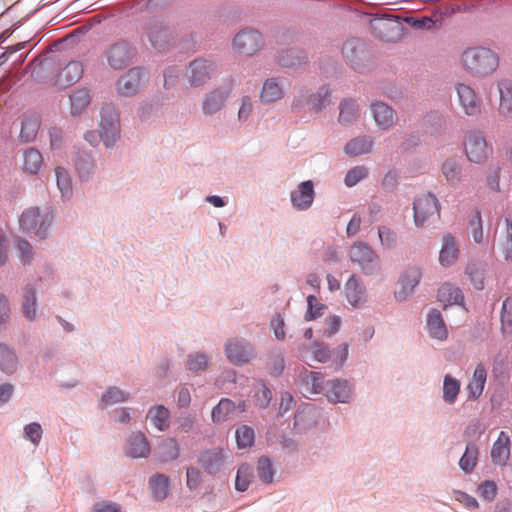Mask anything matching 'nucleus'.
<instances>
[{
    "mask_svg": "<svg viewBox=\"0 0 512 512\" xmlns=\"http://www.w3.org/2000/svg\"><path fill=\"white\" fill-rule=\"evenodd\" d=\"M253 112V103L250 97L244 96L241 98L240 107L238 111V120L245 122Z\"/></svg>",
    "mask_w": 512,
    "mask_h": 512,
    "instance_id": "60",
    "label": "nucleus"
},
{
    "mask_svg": "<svg viewBox=\"0 0 512 512\" xmlns=\"http://www.w3.org/2000/svg\"><path fill=\"white\" fill-rule=\"evenodd\" d=\"M253 478V470L251 466L243 464L237 471L235 487L238 491L244 492L248 489Z\"/></svg>",
    "mask_w": 512,
    "mask_h": 512,
    "instance_id": "49",
    "label": "nucleus"
},
{
    "mask_svg": "<svg viewBox=\"0 0 512 512\" xmlns=\"http://www.w3.org/2000/svg\"><path fill=\"white\" fill-rule=\"evenodd\" d=\"M308 311L305 319L310 321L316 319L322 315V310L325 308L324 305L320 304L314 295L307 297Z\"/></svg>",
    "mask_w": 512,
    "mask_h": 512,
    "instance_id": "58",
    "label": "nucleus"
},
{
    "mask_svg": "<svg viewBox=\"0 0 512 512\" xmlns=\"http://www.w3.org/2000/svg\"><path fill=\"white\" fill-rule=\"evenodd\" d=\"M262 45V35L256 30L240 31L233 40L234 49L243 55H253Z\"/></svg>",
    "mask_w": 512,
    "mask_h": 512,
    "instance_id": "8",
    "label": "nucleus"
},
{
    "mask_svg": "<svg viewBox=\"0 0 512 512\" xmlns=\"http://www.w3.org/2000/svg\"><path fill=\"white\" fill-rule=\"evenodd\" d=\"M257 474L259 479L264 483H271L274 478L275 471L271 461L266 457H261L257 464Z\"/></svg>",
    "mask_w": 512,
    "mask_h": 512,
    "instance_id": "50",
    "label": "nucleus"
},
{
    "mask_svg": "<svg viewBox=\"0 0 512 512\" xmlns=\"http://www.w3.org/2000/svg\"><path fill=\"white\" fill-rule=\"evenodd\" d=\"M460 381L451 375H446L443 382V399L446 403L453 404L460 391Z\"/></svg>",
    "mask_w": 512,
    "mask_h": 512,
    "instance_id": "44",
    "label": "nucleus"
},
{
    "mask_svg": "<svg viewBox=\"0 0 512 512\" xmlns=\"http://www.w3.org/2000/svg\"><path fill=\"white\" fill-rule=\"evenodd\" d=\"M39 123L36 119H27L22 122L20 137L29 142L36 137Z\"/></svg>",
    "mask_w": 512,
    "mask_h": 512,
    "instance_id": "56",
    "label": "nucleus"
},
{
    "mask_svg": "<svg viewBox=\"0 0 512 512\" xmlns=\"http://www.w3.org/2000/svg\"><path fill=\"white\" fill-rule=\"evenodd\" d=\"M351 261L358 265L365 273H372L378 266V256L366 243L358 242L349 250Z\"/></svg>",
    "mask_w": 512,
    "mask_h": 512,
    "instance_id": "7",
    "label": "nucleus"
},
{
    "mask_svg": "<svg viewBox=\"0 0 512 512\" xmlns=\"http://www.w3.org/2000/svg\"><path fill=\"white\" fill-rule=\"evenodd\" d=\"M477 459L478 448L476 444L469 443L466 446L465 453L463 454L459 461V466L465 473H471L477 464Z\"/></svg>",
    "mask_w": 512,
    "mask_h": 512,
    "instance_id": "42",
    "label": "nucleus"
},
{
    "mask_svg": "<svg viewBox=\"0 0 512 512\" xmlns=\"http://www.w3.org/2000/svg\"><path fill=\"white\" fill-rule=\"evenodd\" d=\"M57 186L63 196H68L72 192L71 178L63 167H56L55 169Z\"/></svg>",
    "mask_w": 512,
    "mask_h": 512,
    "instance_id": "51",
    "label": "nucleus"
},
{
    "mask_svg": "<svg viewBox=\"0 0 512 512\" xmlns=\"http://www.w3.org/2000/svg\"><path fill=\"white\" fill-rule=\"evenodd\" d=\"M427 329L432 338L445 340L448 332L440 311L433 309L428 314Z\"/></svg>",
    "mask_w": 512,
    "mask_h": 512,
    "instance_id": "26",
    "label": "nucleus"
},
{
    "mask_svg": "<svg viewBox=\"0 0 512 512\" xmlns=\"http://www.w3.org/2000/svg\"><path fill=\"white\" fill-rule=\"evenodd\" d=\"M306 60L305 54L296 49L289 48L287 49L280 57L279 63L285 67H296L304 63Z\"/></svg>",
    "mask_w": 512,
    "mask_h": 512,
    "instance_id": "46",
    "label": "nucleus"
},
{
    "mask_svg": "<svg viewBox=\"0 0 512 512\" xmlns=\"http://www.w3.org/2000/svg\"><path fill=\"white\" fill-rule=\"evenodd\" d=\"M345 297L353 307L360 306L366 300L365 288L355 275H352L345 284Z\"/></svg>",
    "mask_w": 512,
    "mask_h": 512,
    "instance_id": "22",
    "label": "nucleus"
},
{
    "mask_svg": "<svg viewBox=\"0 0 512 512\" xmlns=\"http://www.w3.org/2000/svg\"><path fill=\"white\" fill-rule=\"evenodd\" d=\"M491 457L495 464L505 465L510 457V437L504 431L500 432L493 444Z\"/></svg>",
    "mask_w": 512,
    "mask_h": 512,
    "instance_id": "20",
    "label": "nucleus"
},
{
    "mask_svg": "<svg viewBox=\"0 0 512 512\" xmlns=\"http://www.w3.org/2000/svg\"><path fill=\"white\" fill-rule=\"evenodd\" d=\"M147 79L145 70L139 67L131 68L117 80L115 88L121 96H133L144 86Z\"/></svg>",
    "mask_w": 512,
    "mask_h": 512,
    "instance_id": "5",
    "label": "nucleus"
},
{
    "mask_svg": "<svg viewBox=\"0 0 512 512\" xmlns=\"http://www.w3.org/2000/svg\"><path fill=\"white\" fill-rule=\"evenodd\" d=\"M83 71L80 61H70L58 74V85L66 87L77 82L82 77Z\"/></svg>",
    "mask_w": 512,
    "mask_h": 512,
    "instance_id": "23",
    "label": "nucleus"
},
{
    "mask_svg": "<svg viewBox=\"0 0 512 512\" xmlns=\"http://www.w3.org/2000/svg\"><path fill=\"white\" fill-rule=\"evenodd\" d=\"M283 96V89L275 79H268L264 82L260 99L263 102L270 103L281 99Z\"/></svg>",
    "mask_w": 512,
    "mask_h": 512,
    "instance_id": "35",
    "label": "nucleus"
},
{
    "mask_svg": "<svg viewBox=\"0 0 512 512\" xmlns=\"http://www.w3.org/2000/svg\"><path fill=\"white\" fill-rule=\"evenodd\" d=\"M487 380V371L483 364H478L470 379L467 389L473 399H478L483 393Z\"/></svg>",
    "mask_w": 512,
    "mask_h": 512,
    "instance_id": "27",
    "label": "nucleus"
},
{
    "mask_svg": "<svg viewBox=\"0 0 512 512\" xmlns=\"http://www.w3.org/2000/svg\"><path fill=\"white\" fill-rule=\"evenodd\" d=\"M456 92L459 104L466 115L474 116L480 113V102L472 87L464 83H458L456 85Z\"/></svg>",
    "mask_w": 512,
    "mask_h": 512,
    "instance_id": "13",
    "label": "nucleus"
},
{
    "mask_svg": "<svg viewBox=\"0 0 512 512\" xmlns=\"http://www.w3.org/2000/svg\"><path fill=\"white\" fill-rule=\"evenodd\" d=\"M225 353L234 364L246 363L255 356L252 347L246 341L239 339L228 341Z\"/></svg>",
    "mask_w": 512,
    "mask_h": 512,
    "instance_id": "14",
    "label": "nucleus"
},
{
    "mask_svg": "<svg viewBox=\"0 0 512 512\" xmlns=\"http://www.w3.org/2000/svg\"><path fill=\"white\" fill-rule=\"evenodd\" d=\"M460 249L457 239L447 233L442 237V246L439 252V262L443 267H450L458 260Z\"/></svg>",
    "mask_w": 512,
    "mask_h": 512,
    "instance_id": "16",
    "label": "nucleus"
},
{
    "mask_svg": "<svg viewBox=\"0 0 512 512\" xmlns=\"http://www.w3.org/2000/svg\"><path fill=\"white\" fill-rule=\"evenodd\" d=\"M441 171L447 182L452 186L458 185L462 180V167L455 159L445 160Z\"/></svg>",
    "mask_w": 512,
    "mask_h": 512,
    "instance_id": "34",
    "label": "nucleus"
},
{
    "mask_svg": "<svg viewBox=\"0 0 512 512\" xmlns=\"http://www.w3.org/2000/svg\"><path fill=\"white\" fill-rule=\"evenodd\" d=\"M106 57L111 68L120 70L132 62L134 51L127 42H117L108 49Z\"/></svg>",
    "mask_w": 512,
    "mask_h": 512,
    "instance_id": "9",
    "label": "nucleus"
},
{
    "mask_svg": "<svg viewBox=\"0 0 512 512\" xmlns=\"http://www.w3.org/2000/svg\"><path fill=\"white\" fill-rule=\"evenodd\" d=\"M462 63L471 75L485 77L497 70L499 57L489 48L470 47L463 52Z\"/></svg>",
    "mask_w": 512,
    "mask_h": 512,
    "instance_id": "1",
    "label": "nucleus"
},
{
    "mask_svg": "<svg viewBox=\"0 0 512 512\" xmlns=\"http://www.w3.org/2000/svg\"><path fill=\"white\" fill-rule=\"evenodd\" d=\"M129 394L116 388H109L102 396V402L104 405H111L128 400Z\"/></svg>",
    "mask_w": 512,
    "mask_h": 512,
    "instance_id": "53",
    "label": "nucleus"
},
{
    "mask_svg": "<svg viewBox=\"0 0 512 512\" xmlns=\"http://www.w3.org/2000/svg\"><path fill=\"white\" fill-rule=\"evenodd\" d=\"M468 234L476 244H482L485 240V234L483 229V223L481 218V212L476 209L469 216Z\"/></svg>",
    "mask_w": 512,
    "mask_h": 512,
    "instance_id": "31",
    "label": "nucleus"
},
{
    "mask_svg": "<svg viewBox=\"0 0 512 512\" xmlns=\"http://www.w3.org/2000/svg\"><path fill=\"white\" fill-rule=\"evenodd\" d=\"M179 445L175 439H165L158 448V456L162 462L173 461L179 456Z\"/></svg>",
    "mask_w": 512,
    "mask_h": 512,
    "instance_id": "41",
    "label": "nucleus"
},
{
    "mask_svg": "<svg viewBox=\"0 0 512 512\" xmlns=\"http://www.w3.org/2000/svg\"><path fill=\"white\" fill-rule=\"evenodd\" d=\"M216 72V65L213 61L198 58L192 61L184 77L191 86L198 87L207 83Z\"/></svg>",
    "mask_w": 512,
    "mask_h": 512,
    "instance_id": "4",
    "label": "nucleus"
},
{
    "mask_svg": "<svg viewBox=\"0 0 512 512\" xmlns=\"http://www.w3.org/2000/svg\"><path fill=\"white\" fill-rule=\"evenodd\" d=\"M208 365V357L204 354L191 355L188 360V368L192 371L203 370Z\"/></svg>",
    "mask_w": 512,
    "mask_h": 512,
    "instance_id": "61",
    "label": "nucleus"
},
{
    "mask_svg": "<svg viewBox=\"0 0 512 512\" xmlns=\"http://www.w3.org/2000/svg\"><path fill=\"white\" fill-rule=\"evenodd\" d=\"M368 174V170L364 166H355L351 168L345 176V184L348 187H352L364 179Z\"/></svg>",
    "mask_w": 512,
    "mask_h": 512,
    "instance_id": "55",
    "label": "nucleus"
},
{
    "mask_svg": "<svg viewBox=\"0 0 512 512\" xmlns=\"http://www.w3.org/2000/svg\"><path fill=\"white\" fill-rule=\"evenodd\" d=\"M329 102V93L326 89L321 90V92L310 99V105L312 109L316 111L321 110L323 107L329 104Z\"/></svg>",
    "mask_w": 512,
    "mask_h": 512,
    "instance_id": "63",
    "label": "nucleus"
},
{
    "mask_svg": "<svg viewBox=\"0 0 512 512\" xmlns=\"http://www.w3.org/2000/svg\"><path fill=\"white\" fill-rule=\"evenodd\" d=\"M374 141L370 136H360L350 140L344 148L349 156H359L371 152Z\"/></svg>",
    "mask_w": 512,
    "mask_h": 512,
    "instance_id": "28",
    "label": "nucleus"
},
{
    "mask_svg": "<svg viewBox=\"0 0 512 512\" xmlns=\"http://www.w3.org/2000/svg\"><path fill=\"white\" fill-rule=\"evenodd\" d=\"M341 52L355 70H360L361 60L364 55V44L362 41L356 38L347 40L344 42Z\"/></svg>",
    "mask_w": 512,
    "mask_h": 512,
    "instance_id": "19",
    "label": "nucleus"
},
{
    "mask_svg": "<svg viewBox=\"0 0 512 512\" xmlns=\"http://www.w3.org/2000/svg\"><path fill=\"white\" fill-rule=\"evenodd\" d=\"M235 410L233 401L227 398L220 400L218 405L212 410V420L215 423H221L228 419L229 415Z\"/></svg>",
    "mask_w": 512,
    "mask_h": 512,
    "instance_id": "43",
    "label": "nucleus"
},
{
    "mask_svg": "<svg viewBox=\"0 0 512 512\" xmlns=\"http://www.w3.org/2000/svg\"><path fill=\"white\" fill-rule=\"evenodd\" d=\"M18 367L16 354L5 345L0 344V369L8 374L14 373Z\"/></svg>",
    "mask_w": 512,
    "mask_h": 512,
    "instance_id": "39",
    "label": "nucleus"
},
{
    "mask_svg": "<svg viewBox=\"0 0 512 512\" xmlns=\"http://www.w3.org/2000/svg\"><path fill=\"white\" fill-rule=\"evenodd\" d=\"M25 437L33 444L38 445L42 438L43 430L40 424L30 423L24 428Z\"/></svg>",
    "mask_w": 512,
    "mask_h": 512,
    "instance_id": "59",
    "label": "nucleus"
},
{
    "mask_svg": "<svg viewBox=\"0 0 512 512\" xmlns=\"http://www.w3.org/2000/svg\"><path fill=\"white\" fill-rule=\"evenodd\" d=\"M127 454L133 458L147 457L150 454V445L143 433L136 432L130 436Z\"/></svg>",
    "mask_w": 512,
    "mask_h": 512,
    "instance_id": "24",
    "label": "nucleus"
},
{
    "mask_svg": "<svg viewBox=\"0 0 512 512\" xmlns=\"http://www.w3.org/2000/svg\"><path fill=\"white\" fill-rule=\"evenodd\" d=\"M235 437L239 448H247L252 446L254 443V431L246 425H243L236 430Z\"/></svg>",
    "mask_w": 512,
    "mask_h": 512,
    "instance_id": "52",
    "label": "nucleus"
},
{
    "mask_svg": "<svg viewBox=\"0 0 512 512\" xmlns=\"http://www.w3.org/2000/svg\"><path fill=\"white\" fill-rule=\"evenodd\" d=\"M467 158L474 163H483L488 158V147L485 138L478 132L467 135L465 143Z\"/></svg>",
    "mask_w": 512,
    "mask_h": 512,
    "instance_id": "10",
    "label": "nucleus"
},
{
    "mask_svg": "<svg viewBox=\"0 0 512 512\" xmlns=\"http://www.w3.org/2000/svg\"><path fill=\"white\" fill-rule=\"evenodd\" d=\"M225 456L221 450L215 449L206 452L202 457L204 469L210 474H214L221 469Z\"/></svg>",
    "mask_w": 512,
    "mask_h": 512,
    "instance_id": "38",
    "label": "nucleus"
},
{
    "mask_svg": "<svg viewBox=\"0 0 512 512\" xmlns=\"http://www.w3.org/2000/svg\"><path fill=\"white\" fill-rule=\"evenodd\" d=\"M119 123L114 116L102 117L100 122V136L106 147H111L119 137Z\"/></svg>",
    "mask_w": 512,
    "mask_h": 512,
    "instance_id": "25",
    "label": "nucleus"
},
{
    "mask_svg": "<svg viewBox=\"0 0 512 512\" xmlns=\"http://www.w3.org/2000/svg\"><path fill=\"white\" fill-rule=\"evenodd\" d=\"M479 495L486 500H493L497 493V486L493 481H485L478 488Z\"/></svg>",
    "mask_w": 512,
    "mask_h": 512,
    "instance_id": "62",
    "label": "nucleus"
},
{
    "mask_svg": "<svg viewBox=\"0 0 512 512\" xmlns=\"http://www.w3.org/2000/svg\"><path fill=\"white\" fill-rule=\"evenodd\" d=\"M169 410L163 405L150 408L147 419L160 431H165L169 427Z\"/></svg>",
    "mask_w": 512,
    "mask_h": 512,
    "instance_id": "33",
    "label": "nucleus"
},
{
    "mask_svg": "<svg viewBox=\"0 0 512 512\" xmlns=\"http://www.w3.org/2000/svg\"><path fill=\"white\" fill-rule=\"evenodd\" d=\"M437 297L445 307L453 304L462 305L464 300L461 290L450 283H445L439 288Z\"/></svg>",
    "mask_w": 512,
    "mask_h": 512,
    "instance_id": "30",
    "label": "nucleus"
},
{
    "mask_svg": "<svg viewBox=\"0 0 512 512\" xmlns=\"http://www.w3.org/2000/svg\"><path fill=\"white\" fill-rule=\"evenodd\" d=\"M471 283L476 289H483L484 287V274L483 270L476 264H468L465 270Z\"/></svg>",
    "mask_w": 512,
    "mask_h": 512,
    "instance_id": "54",
    "label": "nucleus"
},
{
    "mask_svg": "<svg viewBox=\"0 0 512 512\" xmlns=\"http://www.w3.org/2000/svg\"><path fill=\"white\" fill-rule=\"evenodd\" d=\"M378 237L381 244L387 248L395 246L397 241V234L387 226H381L378 229Z\"/></svg>",
    "mask_w": 512,
    "mask_h": 512,
    "instance_id": "57",
    "label": "nucleus"
},
{
    "mask_svg": "<svg viewBox=\"0 0 512 512\" xmlns=\"http://www.w3.org/2000/svg\"><path fill=\"white\" fill-rule=\"evenodd\" d=\"M420 277L421 273L416 268H411L405 271L400 279L401 289L395 292L396 299L400 301L406 299L418 285Z\"/></svg>",
    "mask_w": 512,
    "mask_h": 512,
    "instance_id": "21",
    "label": "nucleus"
},
{
    "mask_svg": "<svg viewBox=\"0 0 512 512\" xmlns=\"http://www.w3.org/2000/svg\"><path fill=\"white\" fill-rule=\"evenodd\" d=\"M359 116V109L355 101L344 100L340 104L339 122L344 124L352 123Z\"/></svg>",
    "mask_w": 512,
    "mask_h": 512,
    "instance_id": "45",
    "label": "nucleus"
},
{
    "mask_svg": "<svg viewBox=\"0 0 512 512\" xmlns=\"http://www.w3.org/2000/svg\"><path fill=\"white\" fill-rule=\"evenodd\" d=\"M17 250L22 263H29L32 259V248L25 240H17Z\"/></svg>",
    "mask_w": 512,
    "mask_h": 512,
    "instance_id": "64",
    "label": "nucleus"
},
{
    "mask_svg": "<svg viewBox=\"0 0 512 512\" xmlns=\"http://www.w3.org/2000/svg\"><path fill=\"white\" fill-rule=\"evenodd\" d=\"M22 311L26 319L30 321L36 319V293L30 286L24 289Z\"/></svg>",
    "mask_w": 512,
    "mask_h": 512,
    "instance_id": "40",
    "label": "nucleus"
},
{
    "mask_svg": "<svg viewBox=\"0 0 512 512\" xmlns=\"http://www.w3.org/2000/svg\"><path fill=\"white\" fill-rule=\"evenodd\" d=\"M149 487L155 499L163 500L168 495L169 479L163 474L154 475L150 478Z\"/></svg>",
    "mask_w": 512,
    "mask_h": 512,
    "instance_id": "37",
    "label": "nucleus"
},
{
    "mask_svg": "<svg viewBox=\"0 0 512 512\" xmlns=\"http://www.w3.org/2000/svg\"><path fill=\"white\" fill-rule=\"evenodd\" d=\"M70 111L72 115H80L90 104L91 97L87 89H77L70 96Z\"/></svg>",
    "mask_w": 512,
    "mask_h": 512,
    "instance_id": "32",
    "label": "nucleus"
},
{
    "mask_svg": "<svg viewBox=\"0 0 512 512\" xmlns=\"http://www.w3.org/2000/svg\"><path fill=\"white\" fill-rule=\"evenodd\" d=\"M413 210L415 224L420 227L431 217L439 215L438 200L431 193L422 194L415 199Z\"/></svg>",
    "mask_w": 512,
    "mask_h": 512,
    "instance_id": "6",
    "label": "nucleus"
},
{
    "mask_svg": "<svg viewBox=\"0 0 512 512\" xmlns=\"http://www.w3.org/2000/svg\"><path fill=\"white\" fill-rule=\"evenodd\" d=\"M314 185L308 180L302 182L295 191L291 193V202L298 210H307L313 203Z\"/></svg>",
    "mask_w": 512,
    "mask_h": 512,
    "instance_id": "18",
    "label": "nucleus"
},
{
    "mask_svg": "<svg viewBox=\"0 0 512 512\" xmlns=\"http://www.w3.org/2000/svg\"><path fill=\"white\" fill-rule=\"evenodd\" d=\"M371 26L376 36L386 42H394L398 40L402 34V26L396 20L384 18L373 19Z\"/></svg>",
    "mask_w": 512,
    "mask_h": 512,
    "instance_id": "12",
    "label": "nucleus"
},
{
    "mask_svg": "<svg viewBox=\"0 0 512 512\" xmlns=\"http://www.w3.org/2000/svg\"><path fill=\"white\" fill-rule=\"evenodd\" d=\"M149 40L152 46L158 50H164L167 47L169 40V32L166 29L160 27H154L150 30Z\"/></svg>",
    "mask_w": 512,
    "mask_h": 512,
    "instance_id": "48",
    "label": "nucleus"
},
{
    "mask_svg": "<svg viewBox=\"0 0 512 512\" xmlns=\"http://www.w3.org/2000/svg\"><path fill=\"white\" fill-rule=\"evenodd\" d=\"M311 359L319 363H326L331 358V352L328 346L319 341H314L308 348Z\"/></svg>",
    "mask_w": 512,
    "mask_h": 512,
    "instance_id": "47",
    "label": "nucleus"
},
{
    "mask_svg": "<svg viewBox=\"0 0 512 512\" xmlns=\"http://www.w3.org/2000/svg\"><path fill=\"white\" fill-rule=\"evenodd\" d=\"M326 397L333 403H346L352 396V388L345 379H334L327 383Z\"/></svg>",
    "mask_w": 512,
    "mask_h": 512,
    "instance_id": "17",
    "label": "nucleus"
},
{
    "mask_svg": "<svg viewBox=\"0 0 512 512\" xmlns=\"http://www.w3.org/2000/svg\"><path fill=\"white\" fill-rule=\"evenodd\" d=\"M370 110L375 124L380 130L387 131L396 124V112L386 103L380 101L373 102Z\"/></svg>",
    "mask_w": 512,
    "mask_h": 512,
    "instance_id": "11",
    "label": "nucleus"
},
{
    "mask_svg": "<svg viewBox=\"0 0 512 512\" xmlns=\"http://www.w3.org/2000/svg\"><path fill=\"white\" fill-rule=\"evenodd\" d=\"M299 387L305 397L320 394L324 390L323 376L319 372L305 369L299 375Z\"/></svg>",
    "mask_w": 512,
    "mask_h": 512,
    "instance_id": "15",
    "label": "nucleus"
},
{
    "mask_svg": "<svg viewBox=\"0 0 512 512\" xmlns=\"http://www.w3.org/2000/svg\"><path fill=\"white\" fill-rule=\"evenodd\" d=\"M500 103L498 111L504 117L512 116V86L510 82L503 80L498 83Z\"/></svg>",
    "mask_w": 512,
    "mask_h": 512,
    "instance_id": "29",
    "label": "nucleus"
},
{
    "mask_svg": "<svg viewBox=\"0 0 512 512\" xmlns=\"http://www.w3.org/2000/svg\"><path fill=\"white\" fill-rule=\"evenodd\" d=\"M236 88V81L228 79L218 87L206 93L201 102L202 112L211 116L221 111Z\"/></svg>",
    "mask_w": 512,
    "mask_h": 512,
    "instance_id": "2",
    "label": "nucleus"
},
{
    "mask_svg": "<svg viewBox=\"0 0 512 512\" xmlns=\"http://www.w3.org/2000/svg\"><path fill=\"white\" fill-rule=\"evenodd\" d=\"M53 221L52 213H41L38 207H31L23 211L19 224L24 231L34 232L43 237Z\"/></svg>",
    "mask_w": 512,
    "mask_h": 512,
    "instance_id": "3",
    "label": "nucleus"
},
{
    "mask_svg": "<svg viewBox=\"0 0 512 512\" xmlns=\"http://www.w3.org/2000/svg\"><path fill=\"white\" fill-rule=\"evenodd\" d=\"M23 170L29 174H37L43 164V158L41 153L30 148L24 152Z\"/></svg>",
    "mask_w": 512,
    "mask_h": 512,
    "instance_id": "36",
    "label": "nucleus"
}]
</instances>
